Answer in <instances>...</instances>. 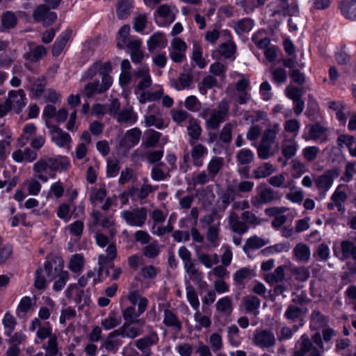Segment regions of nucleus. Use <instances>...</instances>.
<instances>
[{"label":"nucleus","instance_id":"nucleus-1","mask_svg":"<svg viewBox=\"0 0 356 356\" xmlns=\"http://www.w3.org/2000/svg\"><path fill=\"white\" fill-rule=\"evenodd\" d=\"M70 165V160L66 156H44L33 164V171L36 178L47 182L49 178H54L58 171H65Z\"/></svg>","mask_w":356,"mask_h":356},{"label":"nucleus","instance_id":"nucleus-2","mask_svg":"<svg viewBox=\"0 0 356 356\" xmlns=\"http://www.w3.org/2000/svg\"><path fill=\"white\" fill-rule=\"evenodd\" d=\"M280 131V127L277 124H273L264 131L257 147V155L259 159L266 160L275 155L277 150L273 149V144Z\"/></svg>","mask_w":356,"mask_h":356},{"label":"nucleus","instance_id":"nucleus-3","mask_svg":"<svg viewBox=\"0 0 356 356\" xmlns=\"http://www.w3.org/2000/svg\"><path fill=\"white\" fill-rule=\"evenodd\" d=\"M330 129L326 127L319 107L313 106V142L322 144L329 140Z\"/></svg>","mask_w":356,"mask_h":356},{"label":"nucleus","instance_id":"nucleus-4","mask_svg":"<svg viewBox=\"0 0 356 356\" xmlns=\"http://www.w3.org/2000/svg\"><path fill=\"white\" fill-rule=\"evenodd\" d=\"M147 213L148 210L146 207H136L122 211L120 213V217L129 226L143 227L146 223Z\"/></svg>","mask_w":356,"mask_h":356},{"label":"nucleus","instance_id":"nucleus-5","mask_svg":"<svg viewBox=\"0 0 356 356\" xmlns=\"http://www.w3.org/2000/svg\"><path fill=\"white\" fill-rule=\"evenodd\" d=\"M229 105L227 100L222 99L217 108L212 109L211 115L206 120V127L208 129H217L223 122L229 114Z\"/></svg>","mask_w":356,"mask_h":356},{"label":"nucleus","instance_id":"nucleus-6","mask_svg":"<svg viewBox=\"0 0 356 356\" xmlns=\"http://www.w3.org/2000/svg\"><path fill=\"white\" fill-rule=\"evenodd\" d=\"M276 341L274 332L268 329L257 328L252 334V344L261 349L273 348Z\"/></svg>","mask_w":356,"mask_h":356},{"label":"nucleus","instance_id":"nucleus-7","mask_svg":"<svg viewBox=\"0 0 356 356\" xmlns=\"http://www.w3.org/2000/svg\"><path fill=\"white\" fill-rule=\"evenodd\" d=\"M178 12L173 4H162L154 13L155 22L160 26H168L175 20Z\"/></svg>","mask_w":356,"mask_h":356},{"label":"nucleus","instance_id":"nucleus-8","mask_svg":"<svg viewBox=\"0 0 356 356\" xmlns=\"http://www.w3.org/2000/svg\"><path fill=\"white\" fill-rule=\"evenodd\" d=\"M106 254H100L98 257L99 276L107 277L109 275V270L114 268L113 260L117 255L116 247L113 243L108 244L106 250Z\"/></svg>","mask_w":356,"mask_h":356},{"label":"nucleus","instance_id":"nucleus-9","mask_svg":"<svg viewBox=\"0 0 356 356\" xmlns=\"http://www.w3.org/2000/svg\"><path fill=\"white\" fill-rule=\"evenodd\" d=\"M112 83V77L109 74H104L101 83L99 81H97L90 82L85 86V95L88 98H90L95 93L102 94L108 90Z\"/></svg>","mask_w":356,"mask_h":356},{"label":"nucleus","instance_id":"nucleus-10","mask_svg":"<svg viewBox=\"0 0 356 356\" xmlns=\"http://www.w3.org/2000/svg\"><path fill=\"white\" fill-rule=\"evenodd\" d=\"M186 43L180 38H175L170 42L169 56L177 63H182L186 59Z\"/></svg>","mask_w":356,"mask_h":356},{"label":"nucleus","instance_id":"nucleus-11","mask_svg":"<svg viewBox=\"0 0 356 356\" xmlns=\"http://www.w3.org/2000/svg\"><path fill=\"white\" fill-rule=\"evenodd\" d=\"M348 191V186L346 184H340L335 189L334 192L331 197V202L327 204L329 210H333L335 207L338 211H341L344 210L343 204L348 199L347 191Z\"/></svg>","mask_w":356,"mask_h":356},{"label":"nucleus","instance_id":"nucleus-12","mask_svg":"<svg viewBox=\"0 0 356 356\" xmlns=\"http://www.w3.org/2000/svg\"><path fill=\"white\" fill-rule=\"evenodd\" d=\"M33 17L35 22H42L44 26H49L56 21L57 15L50 11L45 4H41L33 11Z\"/></svg>","mask_w":356,"mask_h":356},{"label":"nucleus","instance_id":"nucleus-13","mask_svg":"<svg viewBox=\"0 0 356 356\" xmlns=\"http://www.w3.org/2000/svg\"><path fill=\"white\" fill-rule=\"evenodd\" d=\"M64 262L60 257L52 258L44 264V270L47 280L50 282L63 273Z\"/></svg>","mask_w":356,"mask_h":356},{"label":"nucleus","instance_id":"nucleus-14","mask_svg":"<svg viewBox=\"0 0 356 356\" xmlns=\"http://www.w3.org/2000/svg\"><path fill=\"white\" fill-rule=\"evenodd\" d=\"M47 54V49L43 45H37L31 48L29 51L23 55V58L27 61L24 63V67L29 71H33L31 63L39 62Z\"/></svg>","mask_w":356,"mask_h":356},{"label":"nucleus","instance_id":"nucleus-15","mask_svg":"<svg viewBox=\"0 0 356 356\" xmlns=\"http://www.w3.org/2000/svg\"><path fill=\"white\" fill-rule=\"evenodd\" d=\"M337 175L338 173L335 170H329L316 179V186L319 192L320 198L325 197Z\"/></svg>","mask_w":356,"mask_h":356},{"label":"nucleus","instance_id":"nucleus-16","mask_svg":"<svg viewBox=\"0 0 356 356\" xmlns=\"http://www.w3.org/2000/svg\"><path fill=\"white\" fill-rule=\"evenodd\" d=\"M6 100L10 103V107L19 113L26 105V94L22 89L11 90Z\"/></svg>","mask_w":356,"mask_h":356},{"label":"nucleus","instance_id":"nucleus-17","mask_svg":"<svg viewBox=\"0 0 356 356\" xmlns=\"http://www.w3.org/2000/svg\"><path fill=\"white\" fill-rule=\"evenodd\" d=\"M307 312V309L302 305H289L285 312L284 317L291 321H299V327L304 325L303 318Z\"/></svg>","mask_w":356,"mask_h":356},{"label":"nucleus","instance_id":"nucleus-18","mask_svg":"<svg viewBox=\"0 0 356 356\" xmlns=\"http://www.w3.org/2000/svg\"><path fill=\"white\" fill-rule=\"evenodd\" d=\"M228 225L232 232L240 236L248 232L249 229L245 221L234 211H231L229 214Z\"/></svg>","mask_w":356,"mask_h":356},{"label":"nucleus","instance_id":"nucleus-19","mask_svg":"<svg viewBox=\"0 0 356 356\" xmlns=\"http://www.w3.org/2000/svg\"><path fill=\"white\" fill-rule=\"evenodd\" d=\"M311 351L312 341L305 334L296 342L292 356H309Z\"/></svg>","mask_w":356,"mask_h":356},{"label":"nucleus","instance_id":"nucleus-20","mask_svg":"<svg viewBox=\"0 0 356 356\" xmlns=\"http://www.w3.org/2000/svg\"><path fill=\"white\" fill-rule=\"evenodd\" d=\"M186 129L189 137V145H193V142H196L201 138L202 129L200 122L197 119L193 117L190 118L189 121L187 122Z\"/></svg>","mask_w":356,"mask_h":356},{"label":"nucleus","instance_id":"nucleus-21","mask_svg":"<svg viewBox=\"0 0 356 356\" xmlns=\"http://www.w3.org/2000/svg\"><path fill=\"white\" fill-rule=\"evenodd\" d=\"M159 337L156 331L150 332L147 335L144 336L134 341V345L140 351H147L152 346L159 343Z\"/></svg>","mask_w":356,"mask_h":356},{"label":"nucleus","instance_id":"nucleus-22","mask_svg":"<svg viewBox=\"0 0 356 356\" xmlns=\"http://www.w3.org/2000/svg\"><path fill=\"white\" fill-rule=\"evenodd\" d=\"M191 146V156L193 160V164L196 167H201L203 165V159L208 154L207 147L200 143L193 142Z\"/></svg>","mask_w":356,"mask_h":356},{"label":"nucleus","instance_id":"nucleus-23","mask_svg":"<svg viewBox=\"0 0 356 356\" xmlns=\"http://www.w3.org/2000/svg\"><path fill=\"white\" fill-rule=\"evenodd\" d=\"M184 268L186 273L189 276L190 280H191L195 284L200 287L207 286V282L203 280V273L199 270V269L196 267V264L195 261L188 264H186Z\"/></svg>","mask_w":356,"mask_h":356},{"label":"nucleus","instance_id":"nucleus-24","mask_svg":"<svg viewBox=\"0 0 356 356\" xmlns=\"http://www.w3.org/2000/svg\"><path fill=\"white\" fill-rule=\"evenodd\" d=\"M141 134L140 129L136 127L127 131L123 139L120 141V146L129 149L134 147L139 143Z\"/></svg>","mask_w":356,"mask_h":356},{"label":"nucleus","instance_id":"nucleus-25","mask_svg":"<svg viewBox=\"0 0 356 356\" xmlns=\"http://www.w3.org/2000/svg\"><path fill=\"white\" fill-rule=\"evenodd\" d=\"M339 259H353L356 261V243L348 239L342 241L340 243Z\"/></svg>","mask_w":356,"mask_h":356},{"label":"nucleus","instance_id":"nucleus-26","mask_svg":"<svg viewBox=\"0 0 356 356\" xmlns=\"http://www.w3.org/2000/svg\"><path fill=\"white\" fill-rule=\"evenodd\" d=\"M51 140L59 147H64L71 142L69 134L56 126L51 127Z\"/></svg>","mask_w":356,"mask_h":356},{"label":"nucleus","instance_id":"nucleus-27","mask_svg":"<svg viewBox=\"0 0 356 356\" xmlns=\"http://www.w3.org/2000/svg\"><path fill=\"white\" fill-rule=\"evenodd\" d=\"M135 76L141 79L136 87L138 90H143L151 86L152 81L147 66L143 65L138 67L135 72Z\"/></svg>","mask_w":356,"mask_h":356},{"label":"nucleus","instance_id":"nucleus-28","mask_svg":"<svg viewBox=\"0 0 356 356\" xmlns=\"http://www.w3.org/2000/svg\"><path fill=\"white\" fill-rule=\"evenodd\" d=\"M163 323L165 326L172 327L177 332H179L182 329V323L177 315L168 309L163 312Z\"/></svg>","mask_w":356,"mask_h":356},{"label":"nucleus","instance_id":"nucleus-29","mask_svg":"<svg viewBox=\"0 0 356 356\" xmlns=\"http://www.w3.org/2000/svg\"><path fill=\"white\" fill-rule=\"evenodd\" d=\"M339 8L346 19L356 20V0H343L340 3Z\"/></svg>","mask_w":356,"mask_h":356},{"label":"nucleus","instance_id":"nucleus-30","mask_svg":"<svg viewBox=\"0 0 356 356\" xmlns=\"http://www.w3.org/2000/svg\"><path fill=\"white\" fill-rule=\"evenodd\" d=\"M115 118L120 124L132 125L136 122L138 115L134 112L133 108L129 107L120 111Z\"/></svg>","mask_w":356,"mask_h":356},{"label":"nucleus","instance_id":"nucleus-31","mask_svg":"<svg viewBox=\"0 0 356 356\" xmlns=\"http://www.w3.org/2000/svg\"><path fill=\"white\" fill-rule=\"evenodd\" d=\"M275 200V193L270 188L263 189L257 197L251 199V204L257 207L259 204H267Z\"/></svg>","mask_w":356,"mask_h":356},{"label":"nucleus","instance_id":"nucleus-32","mask_svg":"<svg viewBox=\"0 0 356 356\" xmlns=\"http://www.w3.org/2000/svg\"><path fill=\"white\" fill-rule=\"evenodd\" d=\"M134 8L133 0H120L117 3L116 15L120 19H127Z\"/></svg>","mask_w":356,"mask_h":356},{"label":"nucleus","instance_id":"nucleus-33","mask_svg":"<svg viewBox=\"0 0 356 356\" xmlns=\"http://www.w3.org/2000/svg\"><path fill=\"white\" fill-rule=\"evenodd\" d=\"M17 24V17L12 11L3 13L1 17L0 31L4 32L13 29Z\"/></svg>","mask_w":356,"mask_h":356},{"label":"nucleus","instance_id":"nucleus-34","mask_svg":"<svg viewBox=\"0 0 356 356\" xmlns=\"http://www.w3.org/2000/svg\"><path fill=\"white\" fill-rule=\"evenodd\" d=\"M254 159V152L248 148H243L236 154L237 165H249Z\"/></svg>","mask_w":356,"mask_h":356},{"label":"nucleus","instance_id":"nucleus-35","mask_svg":"<svg viewBox=\"0 0 356 356\" xmlns=\"http://www.w3.org/2000/svg\"><path fill=\"white\" fill-rule=\"evenodd\" d=\"M297 143L293 140H284L282 144V154L285 158L284 166L286 165L287 161L293 157L297 151Z\"/></svg>","mask_w":356,"mask_h":356},{"label":"nucleus","instance_id":"nucleus-36","mask_svg":"<svg viewBox=\"0 0 356 356\" xmlns=\"http://www.w3.org/2000/svg\"><path fill=\"white\" fill-rule=\"evenodd\" d=\"M167 40L162 33H156L152 35L147 41V48L149 51H153L157 48H164L166 46Z\"/></svg>","mask_w":356,"mask_h":356},{"label":"nucleus","instance_id":"nucleus-37","mask_svg":"<svg viewBox=\"0 0 356 356\" xmlns=\"http://www.w3.org/2000/svg\"><path fill=\"white\" fill-rule=\"evenodd\" d=\"M122 316L127 323H136L143 325L145 323L143 319H138L140 314H139L134 306L127 307L124 309L122 312Z\"/></svg>","mask_w":356,"mask_h":356},{"label":"nucleus","instance_id":"nucleus-38","mask_svg":"<svg viewBox=\"0 0 356 356\" xmlns=\"http://www.w3.org/2000/svg\"><path fill=\"white\" fill-rule=\"evenodd\" d=\"M293 254L296 258L302 262H307L310 257V249L308 245L303 243H298L294 249Z\"/></svg>","mask_w":356,"mask_h":356},{"label":"nucleus","instance_id":"nucleus-39","mask_svg":"<svg viewBox=\"0 0 356 356\" xmlns=\"http://www.w3.org/2000/svg\"><path fill=\"white\" fill-rule=\"evenodd\" d=\"M254 24L252 19L245 17L236 22L234 25V29L238 35H241L250 31Z\"/></svg>","mask_w":356,"mask_h":356},{"label":"nucleus","instance_id":"nucleus-40","mask_svg":"<svg viewBox=\"0 0 356 356\" xmlns=\"http://www.w3.org/2000/svg\"><path fill=\"white\" fill-rule=\"evenodd\" d=\"M224 161L221 157L213 156L208 163L207 166V171L215 179L217 175L219 173L223 167Z\"/></svg>","mask_w":356,"mask_h":356},{"label":"nucleus","instance_id":"nucleus-41","mask_svg":"<svg viewBox=\"0 0 356 356\" xmlns=\"http://www.w3.org/2000/svg\"><path fill=\"white\" fill-rule=\"evenodd\" d=\"M220 222L218 221L216 226H213L207 228L206 238L207 240L214 247L219 244L220 241Z\"/></svg>","mask_w":356,"mask_h":356},{"label":"nucleus","instance_id":"nucleus-42","mask_svg":"<svg viewBox=\"0 0 356 356\" xmlns=\"http://www.w3.org/2000/svg\"><path fill=\"white\" fill-rule=\"evenodd\" d=\"M275 172L274 166L270 163H264L253 171V177L259 179L270 176Z\"/></svg>","mask_w":356,"mask_h":356},{"label":"nucleus","instance_id":"nucleus-43","mask_svg":"<svg viewBox=\"0 0 356 356\" xmlns=\"http://www.w3.org/2000/svg\"><path fill=\"white\" fill-rule=\"evenodd\" d=\"M147 179H144V184L142 185L140 189H136L134 192V195L136 196V197L138 200H144L147 196L154 192L155 191L158 190L159 186H152L147 183Z\"/></svg>","mask_w":356,"mask_h":356},{"label":"nucleus","instance_id":"nucleus-44","mask_svg":"<svg viewBox=\"0 0 356 356\" xmlns=\"http://www.w3.org/2000/svg\"><path fill=\"white\" fill-rule=\"evenodd\" d=\"M241 218L245 221L246 225L250 227L254 228L255 227L261 225L264 220L254 213L249 211H243L241 215Z\"/></svg>","mask_w":356,"mask_h":356},{"label":"nucleus","instance_id":"nucleus-45","mask_svg":"<svg viewBox=\"0 0 356 356\" xmlns=\"http://www.w3.org/2000/svg\"><path fill=\"white\" fill-rule=\"evenodd\" d=\"M56 334L52 333V327L49 323H45L43 324L42 327H39V329L36 332L37 338L35 339V343L39 344L41 341H44L46 339H49L52 336Z\"/></svg>","mask_w":356,"mask_h":356},{"label":"nucleus","instance_id":"nucleus-46","mask_svg":"<svg viewBox=\"0 0 356 356\" xmlns=\"http://www.w3.org/2000/svg\"><path fill=\"white\" fill-rule=\"evenodd\" d=\"M193 76L190 74H181L178 79L172 81V86L177 90L188 88L192 83Z\"/></svg>","mask_w":356,"mask_h":356},{"label":"nucleus","instance_id":"nucleus-47","mask_svg":"<svg viewBox=\"0 0 356 356\" xmlns=\"http://www.w3.org/2000/svg\"><path fill=\"white\" fill-rule=\"evenodd\" d=\"M284 279V267L280 266L275 268L273 273L266 275L265 280L270 284L281 282Z\"/></svg>","mask_w":356,"mask_h":356},{"label":"nucleus","instance_id":"nucleus-48","mask_svg":"<svg viewBox=\"0 0 356 356\" xmlns=\"http://www.w3.org/2000/svg\"><path fill=\"white\" fill-rule=\"evenodd\" d=\"M186 291L187 300L188 301L191 307L195 310V312H197L200 307V301L197 291L190 284L186 285Z\"/></svg>","mask_w":356,"mask_h":356},{"label":"nucleus","instance_id":"nucleus-49","mask_svg":"<svg viewBox=\"0 0 356 356\" xmlns=\"http://www.w3.org/2000/svg\"><path fill=\"white\" fill-rule=\"evenodd\" d=\"M236 44L232 40L227 42L222 43L218 48L219 53L226 58H234L236 52Z\"/></svg>","mask_w":356,"mask_h":356},{"label":"nucleus","instance_id":"nucleus-50","mask_svg":"<svg viewBox=\"0 0 356 356\" xmlns=\"http://www.w3.org/2000/svg\"><path fill=\"white\" fill-rule=\"evenodd\" d=\"M266 244V242L264 238L257 236H253L246 240L243 249L245 252H248L250 250L259 249L264 247Z\"/></svg>","mask_w":356,"mask_h":356},{"label":"nucleus","instance_id":"nucleus-51","mask_svg":"<svg viewBox=\"0 0 356 356\" xmlns=\"http://www.w3.org/2000/svg\"><path fill=\"white\" fill-rule=\"evenodd\" d=\"M42 348L45 350V356H56L58 353V337L55 334L48 339L47 344H44Z\"/></svg>","mask_w":356,"mask_h":356},{"label":"nucleus","instance_id":"nucleus-52","mask_svg":"<svg viewBox=\"0 0 356 356\" xmlns=\"http://www.w3.org/2000/svg\"><path fill=\"white\" fill-rule=\"evenodd\" d=\"M252 270L250 268L244 267L236 270L233 275V280L236 284L242 285L246 279L251 278Z\"/></svg>","mask_w":356,"mask_h":356},{"label":"nucleus","instance_id":"nucleus-53","mask_svg":"<svg viewBox=\"0 0 356 356\" xmlns=\"http://www.w3.org/2000/svg\"><path fill=\"white\" fill-rule=\"evenodd\" d=\"M197 257L198 261L207 268H211L219 262L218 257L216 254L200 253Z\"/></svg>","mask_w":356,"mask_h":356},{"label":"nucleus","instance_id":"nucleus-54","mask_svg":"<svg viewBox=\"0 0 356 356\" xmlns=\"http://www.w3.org/2000/svg\"><path fill=\"white\" fill-rule=\"evenodd\" d=\"M122 344V341L120 339L109 333L103 346L106 350L116 353Z\"/></svg>","mask_w":356,"mask_h":356},{"label":"nucleus","instance_id":"nucleus-55","mask_svg":"<svg viewBox=\"0 0 356 356\" xmlns=\"http://www.w3.org/2000/svg\"><path fill=\"white\" fill-rule=\"evenodd\" d=\"M213 177L207 170H202L196 175H193L192 177V183L193 186L204 185L209 181H213Z\"/></svg>","mask_w":356,"mask_h":356},{"label":"nucleus","instance_id":"nucleus-56","mask_svg":"<svg viewBox=\"0 0 356 356\" xmlns=\"http://www.w3.org/2000/svg\"><path fill=\"white\" fill-rule=\"evenodd\" d=\"M192 59L200 69L207 65V62L202 57V47L198 44H194L193 45Z\"/></svg>","mask_w":356,"mask_h":356},{"label":"nucleus","instance_id":"nucleus-57","mask_svg":"<svg viewBox=\"0 0 356 356\" xmlns=\"http://www.w3.org/2000/svg\"><path fill=\"white\" fill-rule=\"evenodd\" d=\"M216 309L222 313L229 314L232 309V299L229 296L223 297L218 300L216 304Z\"/></svg>","mask_w":356,"mask_h":356},{"label":"nucleus","instance_id":"nucleus-58","mask_svg":"<svg viewBox=\"0 0 356 356\" xmlns=\"http://www.w3.org/2000/svg\"><path fill=\"white\" fill-rule=\"evenodd\" d=\"M36 131V127L33 124H28L24 126L23 129V134L18 140L19 145L23 147L26 145L29 140V136L34 135Z\"/></svg>","mask_w":356,"mask_h":356},{"label":"nucleus","instance_id":"nucleus-59","mask_svg":"<svg viewBox=\"0 0 356 356\" xmlns=\"http://www.w3.org/2000/svg\"><path fill=\"white\" fill-rule=\"evenodd\" d=\"M161 135V133L153 129L148 130L146 132V138L143 142V145L145 147H154L159 142Z\"/></svg>","mask_w":356,"mask_h":356},{"label":"nucleus","instance_id":"nucleus-60","mask_svg":"<svg viewBox=\"0 0 356 356\" xmlns=\"http://www.w3.org/2000/svg\"><path fill=\"white\" fill-rule=\"evenodd\" d=\"M16 323H16L15 318L9 312H7L4 314V316L3 318V325L5 328V334L7 337L10 336V334L15 330Z\"/></svg>","mask_w":356,"mask_h":356},{"label":"nucleus","instance_id":"nucleus-61","mask_svg":"<svg viewBox=\"0 0 356 356\" xmlns=\"http://www.w3.org/2000/svg\"><path fill=\"white\" fill-rule=\"evenodd\" d=\"M299 329L298 325H293L292 327L284 325L281 327L280 333L277 336L279 341H283L287 339H290L293 337L295 332Z\"/></svg>","mask_w":356,"mask_h":356},{"label":"nucleus","instance_id":"nucleus-62","mask_svg":"<svg viewBox=\"0 0 356 356\" xmlns=\"http://www.w3.org/2000/svg\"><path fill=\"white\" fill-rule=\"evenodd\" d=\"M129 32L130 26L128 24L122 26L119 30L117 38V46L118 48L122 49L126 46Z\"/></svg>","mask_w":356,"mask_h":356},{"label":"nucleus","instance_id":"nucleus-63","mask_svg":"<svg viewBox=\"0 0 356 356\" xmlns=\"http://www.w3.org/2000/svg\"><path fill=\"white\" fill-rule=\"evenodd\" d=\"M83 267V257L80 254H74L70 261L69 268L74 273L82 270Z\"/></svg>","mask_w":356,"mask_h":356},{"label":"nucleus","instance_id":"nucleus-64","mask_svg":"<svg viewBox=\"0 0 356 356\" xmlns=\"http://www.w3.org/2000/svg\"><path fill=\"white\" fill-rule=\"evenodd\" d=\"M245 309L248 312L257 310L260 306V300L254 296L245 297L243 300Z\"/></svg>","mask_w":356,"mask_h":356}]
</instances>
